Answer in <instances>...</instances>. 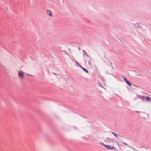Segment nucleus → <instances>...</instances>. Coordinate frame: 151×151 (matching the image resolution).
<instances>
[{
    "instance_id": "obj_8",
    "label": "nucleus",
    "mask_w": 151,
    "mask_h": 151,
    "mask_svg": "<svg viewBox=\"0 0 151 151\" xmlns=\"http://www.w3.org/2000/svg\"><path fill=\"white\" fill-rule=\"evenodd\" d=\"M135 111L138 113H140V112L139 111Z\"/></svg>"
},
{
    "instance_id": "obj_5",
    "label": "nucleus",
    "mask_w": 151,
    "mask_h": 151,
    "mask_svg": "<svg viewBox=\"0 0 151 151\" xmlns=\"http://www.w3.org/2000/svg\"><path fill=\"white\" fill-rule=\"evenodd\" d=\"M145 99H146L147 101H151V99L149 97L147 96L145 97Z\"/></svg>"
},
{
    "instance_id": "obj_9",
    "label": "nucleus",
    "mask_w": 151,
    "mask_h": 151,
    "mask_svg": "<svg viewBox=\"0 0 151 151\" xmlns=\"http://www.w3.org/2000/svg\"><path fill=\"white\" fill-rule=\"evenodd\" d=\"M103 145L104 146L106 147V146L107 145H105L104 144H103Z\"/></svg>"
},
{
    "instance_id": "obj_4",
    "label": "nucleus",
    "mask_w": 151,
    "mask_h": 151,
    "mask_svg": "<svg viewBox=\"0 0 151 151\" xmlns=\"http://www.w3.org/2000/svg\"><path fill=\"white\" fill-rule=\"evenodd\" d=\"M106 148L108 149L109 150H112V149H115L113 147H112L110 145H107L106 146Z\"/></svg>"
},
{
    "instance_id": "obj_11",
    "label": "nucleus",
    "mask_w": 151,
    "mask_h": 151,
    "mask_svg": "<svg viewBox=\"0 0 151 151\" xmlns=\"http://www.w3.org/2000/svg\"><path fill=\"white\" fill-rule=\"evenodd\" d=\"M81 68V67H82L81 65H78Z\"/></svg>"
},
{
    "instance_id": "obj_10",
    "label": "nucleus",
    "mask_w": 151,
    "mask_h": 151,
    "mask_svg": "<svg viewBox=\"0 0 151 151\" xmlns=\"http://www.w3.org/2000/svg\"><path fill=\"white\" fill-rule=\"evenodd\" d=\"M142 98H143V99H144V98H145V96H143L142 97Z\"/></svg>"
},
{
    "instance_id": "obj_1",
    "label": "nucleus",
    "mask_w": 151,
    "mask_h": 151,
    "mask_svg": "<svg viewBox=\"0 0 151 151\" xmlns=\"http://www.w3.org/2000/svg\"><path fill=\"white\" fill-rule=\"evenodd\" d=\"M24 74V73L22 71H19L18 72V76L21 78L23 77Z\"/></svg>"
},
{
    "instance_id": "obj_2",
    "label": "nucleus",
    "mask_w": 151,
    "mask_h": 151,
    "mask_svg": "<svg viewBox=\"0 0 151 151\" xmlns=\"http://www.w3.org/2000/svg\"><path fill=\"white\" fill-rule=\"evenodd\" d=\"M47 13V14L50 17H52L53 16V14L52 12V11L48 9H47L46 10Z\"/></svg>"
},
{
    "instance_id": "obj_6",
    "label": "nucleus",
    "mask_w": 151,
    "mask_h": 151,
    "mask_svg": "<svg viewBox=\"0 0 151 151\" xmlns=\"http://www.w3.org/2000/svg\"><path fill=\"white\" fill-rule=\"evenodd\" d=\"M81 68L83 69V70L85 72H86L87 73H88V71L86 69H85V68H83V67H81Z\"/></svg>"
},
{
    "instance_id": "obj_7",
    "label": "nucleus",
    "mask_w": 151,
    "mask_h": 151,
    "mask_svg": "<svg viewBox=\"0 0 151 151\" xmlns=\"http://www.w3.org/2000/svg\"><path fill=\"white\" fill-rule=\"evenodd\" d=\"M112 133L114 135L115 137H117V134H116L113 132H112Z\"/></svg>"
},
{
    "instance_id": "obj_3",
    "label": "nucleus",
    "mask_w": 151,
    "mask_h": 151,
    "mask_svg": "<svg viewBox=\"0 0 151 151\" xmlns=\"http://www.w3.org/2000/svg\"><path fill=\"white\" fill-rule=\"evenodd\" d=\"M123 79H124L126 83L128 85L130 86H131V83L129 82L125 77H123Z\"/></svg>"
}]
</instances>
